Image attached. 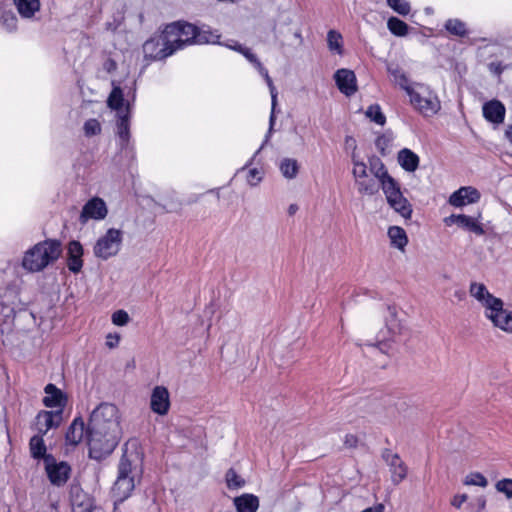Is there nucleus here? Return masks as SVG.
I'll return each instance as SVG.
<instances>
[{"label": "nucleus", "instance_id": "1", "mask_svg": "<svg viewBox=\"0 0 512 512\" xmlns=\"http://www.w3.org/2000/svg\"><path fill=\"white\" fill-rule=\"evenodd\" d=\"M122 437L121 415L116 405L103 402L90 414L87 426L89 456L102 460L117 447Z\"/></svg>", "mask_w": 512, "mask_h": 512}, {"label": "nucleus", "instance_id": "2", "mask_svg": "<svg viewBox=\"0 0 512 512\" xmlns=\"http://www.w3.org/2000/svg\"><path fill=\"white\" fill-rule=\"evenodd\" d=\"M164 29L174 53L192 44H215L219 38L217 31H211L208 27L199 28L187 22L171 23Z\"/></svg>", "mask_w": 512, "mask_h": 512}, {"label": "nucleus", "instance_id": "3", "mask_svg": "<svg viewBox=\"0 0 512 512\" xmlns=\"http://www.w3.org/2000/svg\"><path fill=\"white\" fill-rule=\"evenodd\" d=\"M469 293L484 307L486 318L495 327L512 334V311L504 309V303L500 298L492 295L487 287L479 282H471Z\"/></svg>", "mask_w": 512, "mask_h": 512}, {"label": "nucleus", "instance_id": "4", "mask_svg": "<svg viewBox=\"0 0 512 512\" xmlns=\"http://www.w3.org/2000/svg\"><path fill=\"white\" fill-rule=\"evenodd\" d=\"M61 243L47 239L28 249L22 259V267L29 272H40L55 262L61 255Z\"/></svg>", "mask_w": 512, "mask_h": 512}, {"label": "nucleus", "instance_id": "5", "mask_svg": "<svg viewBox=\"0 0 512 512\" xmlns=\"http://www.w3.org/2000/svg\"><path fill=\"white\" fill-rule=\"evenodd\" d=\"M140 476L141 470L138 469L127 452H124L119 460L117 478L112 487L115 506L131 496L136 485V479H139Z\"/></svg>", "mask_w": 512, "mask_h": 512}, {"label": "nucleus", "instance_id": "6", "mask_svg": "<svg viewBox=\"0 0 512 512\" xmlns=\"http://www.w3.org/2000/svg\"><path fill=\"white\" fill-rule=\"evenodd\" d=\"M407 95L413 109L424 117H432L441 109L437 94L428 85L415 83Z\"/></svg>", "mask_w": 512, "mask_h": 512}, {"label": "nucleus", "instance_id": "7", "mask_svg": "<svg viewBox=\"0 0 512 512\" xmlns=\"http://www.w3.org/2000/svg\"><path fill=\"white\" fill-rule=\"evenodd\" d=\"M239 53L242 54L257 69V71L259 72V74L261 76H263V78L265 79V81L269 87V91H270V95H271V113H270V117H269V129L265 136V140H264L263 144L255 152L254 156L249 160V162L245 165V166H249L252 164L254 157L260 152V150L264 147V145L269 141V138L272 134L273 127H274L275 121H276L275 108L277 105L278 93H277L276 87L273 84L271 77L269 76L268 70L262 65V63L259 61L257 56L249 48H247L245 46L242 47V49Z\"/></svg>", "mask_w": 512, "mask_h": 512}, {"label": "nucleus", "instance_id": "8", "mask_svg": "<svg viewBox=\"0 0 512 512\" xmlns=\"http://www.w3.org/2000/svg\"><path fill=\"white\" fill-rule=\"evenodd\" d=\"M122 241V231L110 228L96 241L93 247L94 255L99 259L108 260L118 254Z\"/></svg>", "mask_w": 512, "mask_h": 512}, {"label": "nucleus", "instance_id": "9", "mask_svg": "<svg viewBox=\"0 0 512 512\" xmlns=\"http://www.w3.org/2000/svg\"><path fill=\"white\" fill-rule=\"evenodd\" d=\"M381 189L385 194L389 206L404 219H410L412 215V206L403 196L399 183L395 179L388 180Z\"/></svg>", "mask_w": 512, "mask_h": 512}, {"label": "nucleus", "instance_id": "10", "mask_svg": "<svg viewBox=\"0 0 512 512\" xmlns=\"http://www.w3.org/2000/svg\"><path fill=\"white\" fill-rule=\"evenodd\" d=\"M143 53L145 59L152 61L163 60L174 54V49L168 43L165 29L160 34H155L145 41Z\"/></svg>", "mask_w": 512, "mask_h": 512}, {"label": "nucleus", "instance_id": "11", "mask_svg": "<svg viewBox=\"0 0 512 512\" xmlns=\"http://www.w3.org/2000/svg\"><path fill=\"white\" fill-rule=\"evenodd\" d=\"M45 470L50 482L55 486H63L70 477L71 467L68 463L57 462L52 455L45 457Z\"/></svg>", "mask_w": 512, "mask_h": 512}, {"label": "nucleus", "instance_id": "12", "mask_svg": "<svg viewBox=\"0 0 512 512\" xmlns=\"http://www.w3.org/2000/svg\"><path fill=\"white\" fill-rule=\"evenodd\" d=\"M108 208L105 201L99 197L89 199L82 207L79 222L84 225L89 220L100 221L106 218Z\"/></svg>", "mask_w": 512, "mask_h": 512}, {"label": "nucleus", "instance_id": "13", "mask_svg": "<svg viewBox=\"0 0 512 512\" xmlns=\"http://www.w3.org/2000/svg\"><path fill=\"white\" fill-rule=\"evenodd\" d=\"M130 114L125 112L120 114L117 120V136L118 145L122 152L129 155L131 158L134 157V147L130 142Z\"/></svg>", "mask_w": 512, "mask_h": 512}, {"label": "nucleus", "instance_id": "14", "mask_svg": "<svg viewBox=\"0 0 512 512\" xmlns=\"http://www.w3.org/2000/svg\"><path fill=\"white\" fill-rule=\"evenodd\" d=\"M170 393L165 386H155L150 396V409L159 416H165L170 410Z\"/></svg>", "mask_w": 512, "mask_h": 512}, {"label": "nucleus", "instance_id": "15", "mask_svg": "<svg viewBox=\"0 0 512 512\" xmlns=\"http://www.w3.org/2000/svg\"><path fill=\"white\" fill-rule=\"evenodd\" d=\"M382 457L389 466L392 482L395 485H398L407 476V466L398 454L392 453L390 450H385Z\"/></svg>", "mask_w": 512, "mask_h": 512}, {"label": "nucleus", "instance_id": "16", "mask_svg": "<svg viewBox=\"0 0 512 512\" xmlns=\"http://www.w3.org/2000/svg\"><path fill=\"white\" fill-rule=\"evenodd\" d=\"M62 421V411H40L36 416L38 434L45 435L50 429L59 427Z\"/></svg>", "mask_w": 512, "mask_h": 512}, {"label": "nucleus", "instance_id": "17", "mask_svg": "<svg viewBox=\"0 0 512 512\" xmlns=\"http://www.w3.org/2000/svg\"><path fill=\"white\" fill-rule=\"evenodd\" d=\"M44 392L46 395L43 398V404L48 408H55V411L63 412L68 402L66 393L52 383L45 386Z\"/></svg>", "mask_w": 512, "mask_h": 512}, {"label": "nucleus", "instance_id": "18", "mask_svg": "<svg viewBox=\"0 0 512 512\" xmlns=\"http://www.w3.org/2000/svg\"><path fill=\"white\" fill-rule=\"evenodd\" d=\"M336 85L341 93L346 96H352L357 91V79L352 70L339 69L334 74Z\"/></svg>", "mask_w": 512, "mask_h": 512}, {"label": "nucleus", "instance_id": "19", "mask_svg": "<svg viewBox=\"0 0 512 512\" xmlns=\"http://www.w3.org/2000/svg\"><path fill=\"white\" fill-rule=\"evenodd\" d=\"M480 192L471 186H464L453 192L449 197V204L454 207H463L479 201Z\"/></svg>", "mask_w": 512, "mask_h": 512}, {"label": "nucleus", "instance_id": "20", "mask_svg": "<svg viewBox=\"0 0 512 512\" xmlns=\"http://www.w3.org/2000/svg\"><path fill=\"white\" fill-rule=\"evenodd\" d=\"M482 113L488 122L500 125L505 120L506 108L501 101L492 99L483 104Z\"/></svg>", "mask_w": 512, "mask_h": 512}, {"label": "nucleus", "instance_id": "21", "mask_svg": "<svg viewBox=\"0 0 512 512\" xmlns=\"http://www.w3.org/2000/svg\"><path fill=\"white\" fill-rule=\"evenodd\" d=\"M83 247L79 241H71L67 247V267L73 273H79L83 267Z\"/></svg>", "mask_w": 512, "mask_h": 512}, {"label": "nucleus", "instance_id": "22", "mask_svg": "<svg viewBox=\"0 0 512 512\" xmlns=\"http://www.w3.org/2000/svg\"><path fill=\"white\" fill-rule=\"evenodd\" d=\"M85 435L87 436V428H85L84 420L81 417H76L66 431V445L77 446L81 443Z\"/></svg>", "mask_w": 512, "mask_h": 512}, {"label": "nucleus", "instance_id": "23", "mask_svg": "<svg viewBox=\"0 0 512 512\" xmlns=\"http://www.w3.org/2000/svg\"><path fill=\"white\" fill-rule=\"evenodd\" d=\"M18 14L27 20L35 19L36 13L40 11V0H13Z\"/></svg>", "mask_w": 512, "mask_h": 512}, {"label": "nucleus", "instance_id": "24", "mask_svg": "<svg viewBox=\"0 0 512 512\" xmlns=\"http://www.w3.org/2000/svg\"><path fill=\"white\" fill-rule=\"evenodd\" d=\"M397 161L406 172H415L419 167L420 158L411 149L403 148L398 152Z\"/></svg>", "mask_w": 512, "mask_h": 512}, {"label": "nucleus", "instance_id": "25", "mask_svg": "<svg viewBox=\"0 0 512 512\" xmlns=\"http://www.w3.org/2000/svg\"><path fill=\"white\" fill-rule=\"evenodd\" d=\"M237 512H256L259 507V499L253 494H242L234 498Z\"/></svg>", "mask_w": 512, "mask_h": 512}, {"label": "nucleus", "instance_id": "26", "mask_svg": "<svg viewBox=\"0 0 512 512\" xmlns=\"http://www.w3.org/2000/svg\"><path fill=\"white\" fill-rule=\"evenodd\" d=\"M107 104L111 109L117 111L118 117L120 114H124L125 112L130 114L129 103H127L126 107H124V97L120 87L113 88L108 97Z\"/></svg>", "mask_w": 512, "mask_h": 512}, {"label": "nucleus", "instance_id": "27", "mask_svg": "<svg viewBox=\"0 0 512 512\" xmlns=\"http://www.w3.org/2000/svg\"><path fill=\"white\" fill-rule=\"evenodd\" d=\"M387 71L392 76L393 82L404 90L406 94L414 87L415 83H412L405 72L398 66L388 65Z\"/></svg>", "mask_w": 512, "mask_h": 512}, {"label": "nucleus", "instance_id": "28", "mask_svg": "<svg viewBox=\"0 0 512 512\" xmlns=\"http://www.w3.org/2000/svg\"><path fill=\"white\" fill-rule=\"evenodd\" d=\"M369 169L370 172L373 173L374 178L380 182L381 187L384 186L388 180H394V178L389 175L383 162L377 157L369 159Z\"/></svg>", "mask_w": 512, "mask_h": 512}, {"label": "nucleus", "instance_id": "29", "mask_svg": "<svg viewBox=\"0 0 512 512\" xmlns=\"http://www.w3.org/2000/svg\"><path fill=\"white\" fill-rule=\"evenodd\" d=\"M388 237L391 245L400 251H404L408 243V237L405 230L399 226H391L388 229Z\"/></svg>", "mask_w": 512, "mask_h": 512}, {"label": "nucleus", "instance_id": "30", "mask_svg": "<svg viewBox=\"0 0 512 512\" xmlns=\"http://www.w3.org/2000/svg\"><path fill=\"white\" fill-rule=\"evenodd\" d=\"M355 184L360 194L368 196L375 195L381 188V184L376 178H369L368 176L357 179Z\"/></svg>", "mask_w": 512, "mask_h": 512}, {"label": "nucleus", "instance_id": "31", "mask_svg": "<svg viewBox=\"0 0 512 512\" xmlns=\"http://www.w3.org/2000/svg\"><path fill=\"white\" fill-rule=\"evenodd\" d=\"M43 436L44 435L37 434V435H34L30 439V443H29L30 453L34 459H44L45 460V457L49 455V454H46V446H45V443L43 440Z\"/></svg>", "mask_w": 512, "mask_h": 512}, {"label": "nucleus", "instance_id": "32", "mask_svg": "<svg viewBox=\"0 0 512 512\" xmlns=\"http://www.w3.org/2000/svg\"><path fill=\"white\" fill-rule=\"evenodd\" d=\"M327 46L331 52L340 56L343 55L344 48L341 33L333 29L329 30L327 32Z\"/></svg>", "mask_w": 512, "mask_h": 512}, {"label": "nucleus", "instance_id": "33", "mask_svg": "<svg viewBox=\"0 0 512 512\" xmlns=\"http://www.w3.org/2000/svg\"><path fill=\"white\" fill-rule=\"evenodd\" d=\"M458 226L466 231L473 232L474 234L481 236L484 235L485 231L478 220L472 216L461 214Z\"/></svg>", "mask_w": 512, "mask_h": 512}, {"label": "nucleus", "instance_id": "34", "mask_svg": "<svg viewBox=\"0 0 512 512\" xmlns=\"http://www.w3.org/2000/svg\"><path fill=\"white\" fill-rule=\"evenodd\" d=\"M279 169L283 177L286 179H294L299 172V165L297 160L293 158H283L280 161Z\"/></svg>", "mask_w": 512, "mask_h": 512}, {"label": "nucleus", "instance_id": "35", "mask_svg": "<svg viewBox=\"0 0 512 512\" xmlns=\"http://www.w3.org/2000/svg\"><path fill=\"white\" fill-rule=\"evenodd\" d=\"M0 24L8 33L17 31L18 18L12 11H4L0 16Z\"/></svg>", "mask_w": 512, "mask_h": 512}, {"label": "nucleus", "instance_id": "36", "mask_svg": "<svg viewBox=\"0 0 512 512\" xmlns=\"http://www.w3.org/2000/svg\"><path fill=\"white\" fill-rule=\"evenodd\" d=\"M389 31L395 36H405L408 33V25L397 17H390L387 22Z\"/></svg>", "mask_w": 512, "mask_h": 512}, {"label": "nucleus", "instance_id": "37", "mask_svg": "<svg viewBox=\"0 0 512 512\" xmlns=\"http://www.w3.org/2000/svg\"><path fill=\"white\" fill-rule=\"evenodd\" d=\"M445 29L449 33L459 37L467 35L466 24L459 19H448L445 23Z\"/></svg>", "mask_w": 512, "mask_h": 512}, {"label": "nucleus", "instance_id": "38", "mask_svg": "<svg viewBox=\"0 0 512 512\" xmlns=\"http://www.w3.org/2000/svg\"><path fill=\"white\" fill-rule=\"evenodd\" d=\"M366 117L369 118L374 123L383 126L386 123V116L381 110L380 105L372 104L370 105L366 112Z\"/></svg>", "mask_w": 512, "mask_h": 512}, {"label": "nucleus", "instance_id": "39", "mask_svg": "<svg viewBox=\"0 0 512 512\" xmlns=\"http://www.w3.org/2000/svg\"><path fill=\"white\" fill-rule=\"evenodd\" d=\"M464 484L469 486H479V487H486L488 485V480L486 477L479 473V472H472L469 473L465 479Z\"/></svg>", "mask_w": 512, "mask_h": 512}, {"label": "nucleus", "instance_id": "40", "mask_svg": "<svg viewBox=\"0 0 512 512\" xmlns=\"http://www.w3.org/2000/svg\"><path fill=\"white\" fill-rule=\"evenodd\" d=\"M388 6L400 15H407L410 12V4L406 0H387Z\"/></svg>", "mask_w": 512, "mask_h": 512}, {"label": "nucleus", "instance_id": "41", "mask_svg": "<svg viewBox=\"0 0 512 512\" xmlns=\"http://www.w3.org/2000/svg\"><path fill=\"white\" fill-rule=\"evenodd\" d=\"M226 483L228 488L237 489L244 485V480L236 473L234 469H229L226 473Z\"/></svg>", "mask_w": 512, "mask_h": 512}, {"label": "nucleus", "instance_id": "42", "mask_svg": "<svg viewBox=\"0 0 512 512\" xmlns=\"http://www.w3.org/2000/svg\"><path fill=\"white\" fill-rule=\"evenodd\" d=\"M84 134L86 137H92L100 134L101 125L96 119H88L83 126Z\"/></svg>", "mask_w": 512, "mask_h": 512}, {"label": "nucleus", "instance_id": "43", "mask_svg": "<svg viewBox=\"0 0 512 512\" xmlns=\"http://www.w3.org/2000/svg\"><path fill=\"white\" fill-rule=\"evenodd\" d=\"M495 488L499 493L504 494L508 499H512V479L504 478L497 481Z\"/></svg>", "mask_w": 512, "mask_h": 512}, {"label": "nucleus", "instance_id": "44", "mask_svg": "<svg viewBox=\"0 0 512 512\" xmlns=\"http://www.w3.org/2000/svg\"><path fill=\"white\" fill-rule=\"evenodd\" d=\"M263 180L262 172L257 168H252L247 174V184L251 187L258 186Z\"/></svg>", "mask_w": 512, "mask_h": 512}, {"label": "nucleus", "instance_id": "45", "mask_svg": "<svg viewBox=\"0 0 512 512\" xmlns=\"http://www.w3.org/2000/svg\"><path fill=\"white\" fill-rule=\"evenodd\" d=\"M130 318L125 310H117L112 314V323L116 326H125Z\"/></svg>", "mask_w": 512, "mask_h": 512}, {"label": "nucleus", "instance_id": "46", "mask_svg": "<svg viewBox=\"0 0 512 512\" xmlns=\"http://www.w3.org/2000/svg\"><path fill=\"white\" fill-rule=\"evenodd\" d=\"M352 174L354 176L355 182L357 179L365 178L368 176L366 164L364 162H357L356 166L353 167Z\"/></svg>", "mask_w": 512, "mask_h": 512}, {"label": "nucleus", "instance_id": "47", "mask_svg": "<svg viewBox=\"0 0 512 512\" xmlns=\"http://www.w3.org/2000/svg\"><path fill=\"white\" fill-rule=\"evenodd\" d=\"M219 39H220V37L218 38V41L215 44L223 45V46H225L233 51H236L238 53L241 51V49L243 47V45L240 44L239 42H237L236 40L229 39L225 42H220Z\"/></svg>", "mask_w": 512, "mask_h": 512}, {"label": "nucleus", "instance_id": "48", "mask_svg": "<svg viewBox=\"0 0 512 512\" xmlns=\"http://www.w3.org/2000/svg\"><path fill=\"white\" fill-rule=\"evenodd\" d=\"M119 342H120V335L119 334H112V333H109L107 336H106V346L110 349H113V348H116L118 345H119Z\"/></svg>", "mask_w": 512, "mask_h": 512}, {"label": "nucleus", "instance_id": "49", "mask_svg": "<svg viewBox=\"0 0 512 512\" xmlns=\"http://www.w3.org/2000/svg\"><path fill=\"white\" fill-rule=\"evenodd\" d=\"M489 71L497 76H500L504 70V66L500 62H491L488 65Z\"/></svg>", "mask_w": 512, "mask_h": 512}, {"label": "nucleus", "instance_id": "50", "mask_svg": "<svg viewBox=\"0 0 512 512\" xmlns=\"http://www.w3.org/2000/svg\"><path fill=\"white\" fill-rule=\"evenodd\" d=\"M468 499V496L466 494H458L455 495L451 501V505L455 508H460L461 505L466 502Z\"/></svg>", "mask_w": 512, "mask_h": 512}, {"label": "nucleus", "instance_id": "51", "mask_svg": "<svg viewBox=\"0 0 512 512\" xmlns=\"http://www.w3.org/2000/svg\"><path fill=\"white\" fill-rule=\"evenodd\" d=\"M358 444V438L353 434H347L344 438V445L347 448H355Z\"/></svg>", "mask_w": 512, "mask_h": 512}, {"label": "nucleus", "instance_id": "52", "mask_svg": "<svg viewBox=\"0 0 512 512\" xmlns=\"http://www.w3.org/2000/svg\"><path fill=\"white\" fill-rule=\"evenodd\" d=\"M388 141L389 140L386 138L385 135L379 136L376 139V147L381 151L382 154H385V147L387 146Z\"/></svg>", "mask_w": 512, "mask_h": 512}, {"label": "nucleus", "instance_id": "53", "mask_svg": "<svg viewBox=\"0 0 512 512\" xmlns=\"http://www.w3.org/2000/svg\"><path fill=\"white\" fill-rule=\"evenodd\" d=\"M460 218L461 214H451L450 216L445 217L443 221L446 226H451L453 224L458 225Z\"/></svg>", "mask_w": 512, "mask_h": 512}, {"label": "nucleus", "instance_id": "54", "mask_svg": "<svg viewBox=\"0 0 512 512\" xmlns=\"http://www.w3.org/2000/svg\"><path fill=\"white\" fill-rule=\"evenodd\" d=\"M345 146L347 149H352L353 151H355L357 148L356 140L352 136H346Z\"/></svg>", "mask_w": 512, "mask_h": 512}, {"label": "nucleus", "instance_id": "55", "mask_svg": "<svg viewBox=\"0 0 512 512\" xmlns=\"http://www.w3.org/2000/svg\"><path fill=\"white\" fill-rule=\"evenodd\" d=\"M361 512H384V505L383 504H377L372 507H368L364 509Z\"/></svg>", "mask_w": 512, "mask_h": 512}, {"label": "nucleus", "instance_id": "56", "mask_svg": "<svg viewBox=\"0 0 512 512\" xmlns=\"http://www.w3.org/2000/svg\"><path fill=\"white\" fill-rule=\"evenodd\" d=\"M505 137L512 144V125H508L506 128Z\"/></svg>", "mask_w": 512, "mask_h": 512}, {"label": "nucleus", "instance_id": "57", "mask_svg": "<svg viewBox=\"0 0 512 512\" xmlns=\"http://www.w3.org/2000/svg\"><path fill=\"white\" fill-rule=\"evenodd\" d=\"M298 211V206L297 204H290L289 207H288V214L289 215H294L296 212Z\"/></svg>", "mask_w": 512, "mask_h": 512}, {"label": "nucleus", "instance_id": "58", "mask_svg": "<svg viewBox=\"0 0 512 512\" xmlns=\"http://www.w3.org/2000/svg\"><path fill=\"white\" fill-rule=\"evenodd\" d=\"M357 162H361V161L357 158V156H356L355 152L353 151V153H352V163H353V167H355V166H356V163H357Z\"/></svg>", "mask_w": 512, "mask_h": 512}, {"label": "nucleus", "instance_id": "59", "mask_svg": "<svg viewBox=\"0 0 512 512\" xmlns=\"http://www.w3.org/2000/svg\"><path fill=\"white\" fill-rule=\"evenodd\" d=\"M387 346L386 343H379L377 347H375L376 350H379L381 352H384V348Z\"/></svg>", "mask_w": 512, "mask_h": 512}, {"label": "nucleus", "instance_id": "60", "mask_svg": "<svg viewBox=\"0 0 512 512\" xmlns=\"http://www.w3.org/2000/svg\"><path fill=\"white\" fill-rule=\"evenodd\" d=\"M294 36H295V38L299 39V40H300V42H302V41H303V38H302V35H301V32H300V31L295 32V33H294Z\"/></svg>", "mask_w": 512, "mask_h": 512}, {"label": "nucleus", "instance_id": "61", "mask_svg": "<svg viewBox=\"0 0 512 512\" xmlns=\"http://www.w3.org/2000/svg\"><path fill=\"white\" fill-rule=\"evenodd\" d=\"M480 505L482 508L485 506V500L483 498L480 499Z\"/></svg>", "mask_w": 512, "mask_h": 512}]
</instances>
